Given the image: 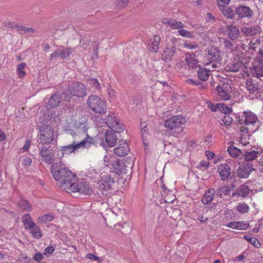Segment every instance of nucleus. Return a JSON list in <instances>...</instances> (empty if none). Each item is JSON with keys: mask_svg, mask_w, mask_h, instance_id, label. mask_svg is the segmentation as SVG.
<instances>
[{"mask_svg": "<svg viewBox=\"0 0 263 263\" xmlns=\"http://www.w3.org/2000/svg\"><path fill=\"white\" fill-rule=\"evenodd\" d=\"M257 121V117L256 115L253 112L249 111H243L238 117V122L240 124H244L245 127H249L250 130H254L252 127L254 126V124Z\"/></svg>", "mask_w": 263, "mask_h": 263, "instance_id": "obj_8", "label": "nucleus"}, {"mask_svg": "<svg viewBox=\"0 0 263 263\" xmlns=\"http://www.w3.org/2000/svg\"><path fill=\"white\" fill-rule=\"evenodd\" d=\"M40 155L43 162L49 164H52L55 160V155L51 146H43L40 149Z\"/></svg>", "mask_w": 263, "mask_h": 263, "instance_id": "obj_11", "label": "nucleus"}, {"mask_svg": "<svg viewBox=\"0 0 263 263\" xmlns=\"http://www.w3.org/2000/svg\"><path fill=\"white\" fill-rule=\"evenodd\" d=\"M208 107V108H210L212 111L215 112L218 109V103L217 104H214L213 103H212L211 101H208L207 102Z\"/></svg>", "mask_w": 263, "mask_h": 263, "instance_id": "obj_53", "label": "nucleus"}, {"mask_svg": "<svg viewBox=\"0 0 263 263\" xmlns=\"http://www.w3.org/2000/svg\"><path fill=\"white\" fill-rule=\"evenodd\" d=\"M42 254L40 253H37L34 254L33 259L37 261H39L42 259Z\"/></svg>", "mask_w": 263, "mask_h": 263, "instance_id": "obj_60", "label": "nucleus"}, {"mask_svg": "<svg viewBox=\"0 0 263 263\" xmlns=\"http://www.w3.org/2000/svg\"><path fill=\"white\" fill-rule=\"evenodd\" d=\"M218 172L221 180H226L230 175V167L227 164H221L218 167Z\"/></svg>", "mask_w": 263, "mask_h": 263, "instance_id": "obj_20", "label": "nucleus"}, {"mask_svg": "<svg viewBox=\"0 0 263 263\" xmlns=\"http://www.w3.org/2000/svg\"><path fill=\"white\" fill-rule=\"evenodd\" d=\"M34 30L32 28L27 27L26 26L23 27L22 31L21 33H34Z\"/></svg>", "mask_w": 263, "mask_h": 263, "instance_id": "obj_55", "label": "nucleus"}, {"mask_svg": "<svg viewBox=\"0 0 263 263\" xmlns=\"http://www.w3.org/2000/svg\"><path fill=\"white\" fill-rule=\"evenodd\" d=\"M104 161L106 166H112L115 162V158L111 155L108 154L104 157Z\"/></svg>", "mask_w": 263, "mask_h": 263, "instance_id": "obj_43", "label": "nucleus"}, {"mask_svg": "<svg viewBox=\"0 0 263 263\" xmlns=\"http://www.w3.org/2000/svg\"><path fill=\"white\" fill-rule=\"evenodd\" d=\"M236 13L239 17H251L252 15V11L249 7L240 6L235 10Z\"/></svg>", "mask_w": 263, "mask_h": 263, "instance_id": "obj_22", "label": "nucleus"}, {"mask_svg": "<svg viewBox=\"0 0 263 263\" xmlns=\"http://www.w3.org/2000/svg\"><path fill=\"white\" fill-rule=\"evenodd\" d=\"M243 63L241 61H238L237 62L234 63L231 67V72H236L239 70L240 68L243 66Z\"/></svg>", "mask_w": 263, "mask_h": 263, "instance_id": "obj_49", "label": "nucleus"}, {"mask_svg": "<svg viewBox=\"0 0 263 263\" xmlns=\"http://www.w3.org/2000/svg\"><path fill=\"white\" fill-rule=\"evenodd\" d=\"M239 34V30L235 27L231 25V40L236 39Z\"/></svg>", "mask_w": 263, "mask_h": 263, "instance_id": "obj_48", "label": "nucleus"}, {"mask_svg": "<svg viewBox=\"0 0 263 263\" xmlns=\"http://www.w3.org/2000/svg\"><path fill=\"white\" fill-rule=\"evenodd\" d=\"M76 181H71L68 186H66L64 191L67 193H79L84 195H89L92 190L88 183L84 180H79L77 178Z\"/></svg>", "mask_w": 263, "mask_h": 263, "instance_id": "obj_3", "label": "nucleus"}, {"mask_svg": "<svg viewBox=\"0 0 263 263\" xmlns=\"http://www.w3.org/2000/svg\"><path fill=\"white\" fill-rule=\"evenodd\" d=\"M183 47L188 49H196L198 47V44L196 42H192L189 41H184Z\"/></svg>", "mask_w": 263, "mask_h": 263, "instance_id": "obj_44", "label": "nucleus"}, {"mask_svg": "<svg viewBox=\"0 0 263 263\" xmlns=\"http://www.w3.org/2000/svg\"><path fill=\"white\" fill-rule=\"evenodd\" d=\"M32 163V160L29 157H26L23 160L22 164L24 166H30Z\"/></svg>", "mask_w": 263, "mask_h": 263, "instance_id": "obj_54", "label": "nucleus"}, {"mask_svg": "<svg viewBox=\"0 0 263 263\" xmlns=\"http://www.w3.org/2000/svg\"><path fill=\"white\" fill-rule=\"evenodd\" d=\"M26 67V64L25 63H22L17 65V72L20 78H22L25 75L26 73L24 69Z\"/></svg>", "mask_w": 263, "mask_h": 263, "instance_id": "obj_45", "label": "nucleus"}, {"mask_svg": "<svg viewBox=\"0 0 263 263\" xmlns=\"http://www.w3.org/2000/svg\"><path fill=\"white\" fill-rule=\"evenodd\" d=\"M72 48H65L63 46H61L57 49L54 50L50 55V60L60 58L64 60L67 59L73 51Z\"/></svg>", "mask_w": 263, "mask_h": 263, "instance_id": "obj_10", "label": "nucleus"}, {"mask_svg": "<svg viewBox=\"0 0 263 263\" xmlns=\"http://www.w3.org/2000/svg\"><path fill=\"white\" fill-rule=\"evenodd\" d=\"M235 209L241 214H246L249 212L250 207L245 202H242L238 203L235 206Z\"/></svg>", "mask_w": 263, "mask_h": 263, "instance_id": "obj_34", "label": "nucleus"}, {"mask_svg": "<svg viewBox=\"0 0 263 263\" xmlns=\"http://www.w3.org/2000/svg\"><path fill=\"white\" fill-rule=\"evenodd\" d=\"M261 64L259 63L258 65H254L252 69L257 78L263 77V66Z\"/></svg>", "mask_w": 263, "mask_h": 263, "instance_id": "obj_40", "label": "nucleus"}, {"mask_svg": "<svg viewBox=\"0 0 263 263\" xmlns=\"http://www.w3.org/2000/svg\"><path fill=\"white\" fill-rule=\"evenodd\" d=\"M221 58L219 51L216 48H211L209 50L208 54L204 58L203 63L205 65H209L212 62L219 63Z\"/></svg>", "mask_w": 263, "mask_h": 263, "instance_id": "obj_12", "label": "nucleus"}, {"mask_svg": "<svg viewBox=\"0 0 263 263\" xmlns=\"http://www.w3.org/2000/svg\"><path fill=\"white\" fill-rule=\"evenodd\" d=\"M258 152L253 151L249 152H246L245 156V159L247 161H252L256 158Z\"/></svg>", "mask_w": 263, "mask_h": 263, "instance_id": "obj_46", "label": "nucleus"}, {"mask_svg": "<svg viewBox=\"0 0 263 263\" xmlns=\"http://www.w3.org/2000/svg\"><path fill=\"white\" fill-rule=\"evenodd\" d=\"M50 171L53 178L58 181L60 187L65 190L66 186L73 181H76L77 176L76 173H73L68 167L65 166L62 162L53 163L50 168Z\"/></svg>", "mask_w": 263, "mask_h": 263, "instance_id": "obj_1", "label": "nucleus"}, {"mask_svg": "<svg viewBox=\"0 0 263 263\" xmlns=\"http://www.w3.org/2000/svg\"><path fill=\"white\" fill-rule=\"evenodd\" d=\"M86 132V138L80 142L76 143L73 141L71 144L60 146L59 152L61 154H58V158L62 159L65 155H69L75 153L81 148H88L94 144V140L87 133V129Z\"/></svg>", "mask_w": 263, "mask_h": 263, "instance_id": "obj_2", "label": "nucleus"}, {"mask_svg": "<svg viewBox=\"0 0 263 263\" xmlns=\"http://www.w3.org/2000/svg\"><path fill=\"white\" fill-rule=\"evenodd\" d=\"M209 70L204 68H200L197 74L198 78L202 81H206L209 76Z\"/></svg>", "mask_w": 263, "mask_h": 263, "instance_id": "obj_37", "label": "nucleus"}, {"mask_svg": "<svg viewBox=\"0 0 263 263\" xmlns=\"http://www.w3.org/2000/svg\"><path fill=\"white\" fill-rule=\"evenodd\" d=\"M215 195V190L213 188L209 189L204 194L202 198V202L204 204L210 203Z\"/></svg>", "mask_w": 263, "mask_h": 263, "instance_id": "obj_29", "label": "nucleus"}, {"mask_svg": "<svg viewBox=\"0 0 263 263\" xmlns=\"http://www.w3.org/2000/svg\"><path fill=\"white\" fill-rule=\"evenodd\" d=\"M247 87L250 93H260L262 86L259 83H246Z\"/></svg>", "mask_w": 263, "mask_h": 263, "instance_id": "obj_33", "label": "nucleus"}, {"mask_svg": "<svg viewBox=\"0 0 263 263\" xmlns=\"http://www.w3.org/2000/svg\"><path fill=\"white\" fill-rule=\"evenodd\" d=\"M38 137L41 143L44 144H49L53 140V129L49 125L43 126L40 129Z\"/></svg>", "mask_w": 263, "mask_h": 263, "instance_id": "obj_9", "label": "nucleus"}, {"mask_svg": "<svg viewBox=\"0 0 263 263\" xmlns=\"http://www.w3.org/2000/svg\"><path fill=\"white\" fill-rule=\"evenodd\" d=\"M72 86L69 88L70 93L78 97H82L86 94V90L83 83H72Z\"/></svg>", "mask_w": 263, "mask_h": 263, "instance_id": "obj_15", "label": "nucleus"}, {"mask_svg": "<svg viewBox=\"0 0 263 263\" xmlns=\"http://www.w3.org/2000/svg\"><path fill=\"white\" fill-rule=\"evenodd\" d=\"M115 182L114 179L108 175L102 176L98 181V189L104 195L112 193L114 191Z\"/></svg>", "mask_w": 263, "mask_h": 263, "instance_id": "obj_6", "label": "nucleus"}, {"mask_svg": "<svg viewBox=\"0 0 263 263\" xmlns=\"http://www.w3.org/2000/svg\"><path fill=\"white\" fill-rule=\"evenodd\" d=\"M245 239L251 243L254 247L259 248L261 247V243L255 237H251L249 235H245L243 236Z\"/></svg>", "mask_w": 263, "mask_h": 263, "instance_id": "obj_38", "label": "nucleus"}, {"mask_svg": "<svg viewBox=\"0 0 263 263\" xmlns=\"http://www.w3.org/2000/svg\"><path fill=\"white\" fill-rule=\"evenodd\" d=\"M162 23L167 26H170L173 29L183 28L184 25L181 22L176 21L173 18H164L162 19Z\"/></svg>", "mask_w": 263, "mask_h": 263, "instance_id": "obj_19", "label": "nucleus"}, {"mask_svg": "<svg viewBox=\"0 0 263 263\" xmlns=\"http://www.w3.org/2000/svg\"><path fill=\"white\" fill-rule=\"evenodd\" d=\"M105 140L108 146L113 147L117 141L115 132L112 130L107 132L105 136Z\"/></svg>", "mask_w": 263, "mask_h": 263, "instance_id": "obj_26", "label": "nucleus"}, {"mask_svg": "<svg viewBox=\"0 0 263 263\" xmlns=\"http://www.w3.org/2000/svg\"><path fill=\"white\" fill-rule=\"evenodd\" d=\"M6 139V135L2 130L0 129V141H3Z\"/></svg>", "mask_w": 263, "mask_h": 263, "instance_id": "obj_63", "label": "nucleus"}, {"mask_svg": "<svg viewBox=\"0 0 263 263\" xmlns=\"http://www.w3.org/2000/svg\"><path fill=\"white\" fill-rule=\"evenodd\" d=\"M249 191L250 190L248 186L246 185H242L237 188V189L236 190V192L235 193H233V194L231 195V196L234 198L236 196L238 197H245L248 195Z\"/></svg>", "mask_w": 263, "mask_h": 263, "instance_id": "obj_25", "label": "nucleus"}, {"mask_svg": "<svg viewBox=\"0 0 263 263\" xmlns=\"http://www.w3.org/2000/svg\"><path fill=\"white\" fill-rule=\"evenodd\" d=\"M16 24L11 22H8L5 24V26L7 28H10L11 29H15L16 27Z\"/></svg>", "mask_w": 263, "mask_h": 263, "instance_id": "obj_59", "label": "nucleus"}, {"mask_svg": "<svg viewBox=\"0 0 263 263\" xmlns=\"http://www.w3.org/2000/svg\"><path fill=\"white\" fill-rule=\"evenodd\" d=\"M186 122V118L182 115H175L166 119L163 123L164 127L168 131H182Z\"/></svg>", "mask_w": 263, "mask_h": 263, "instance_id": "obj_4", "label": "nucleus"}, {"mask_svg": "<svg viewBox=\"0 0 263 263\" xmlns=\"http://www.w3.org/2000/svg\"><path fill=\"white\" fill-rule=\"evenodd\" d=\"M22 222L25 229L29 230L35 226L36 223L33 221L29 214H26L22 217Z\"/></svg>", "mask_w": 263, "mask_h": 263, "instance_id": "obj_28", "label": "nucleus"}, {"mask_svg": "<svg viewBox=\"0 0 263 263\" xmlns=\"http://www.w3.org/2000/svg\"><path fill=\"white\" fill-rule=\"evenodd\" d=\"M67 121L68 122V126H69L70 124H73L75 125L76 122V116L73 115L70 116L69 119H67Z\"/></svg>", "mask_w": 263, "mask_h": 263, "instance_id": "obj_57", "label": "nucleus"}, {"mask_svg": "<svg viewBox=\"0 0 263 263\" xmlns=\"http://www.w3.org/2000/svg\"><path fill=\"white\" fill-rule=\"evenodd\" d=\"M242 31L246 35H254L261 31L259 26H255L251 27H243Z\"/></svg>", "mask_w": 263, "mask_h": 263, "instance_id": "obj_31", "label": "nucleus"}, {"mask_svg": "<svg viewBox=\"0 0 263 263\" xmlns=\"http://www.w3.org/2000/svg\"><path fill=\"white\" fill-rule=\"evenodd\" d=\"M62 101L61 96L57 93L52 95L49 98L47 105V108L52 109L58 107Z\"/></svg>", "mask_w": 263, "mask_h": 263, "instance_id": "obj_18", "label": "nucleus"}, {"mask_svg": "<svg viewBox=\"0 0 263 263\" xmlns=\"http://www.w3.org/2000/svg\"><path fill=\"white\" fill-rule=\"evenodd\" d=\"M175 53V50L173 48H166L164 50L162 54V59L165 62H167L172 60V57Z\"/></svg>", "mask_w": 263, "mask_h": 263, "instance_id": "obj_30", "label": "nucleus"}, {"mask_svg": "<svg viewBox=\"0 0 263 263\" xmlns=\"http://www.w3.org/2000/svg\"><path fill=\"white\" fill-rule=\"evenodd\" d=\"M230 0H218V6L223 14L227 18H230V9L229 7Z\"/></svg>", "mask_w": 263, "mask_h": 263, "instance_id": "obj_21", "label": "nucleus"}, {"mask_svg": "<svg viewBox=\"0 0 263 263\" xmlns=\"http://www.w3.org/2000/svg\"><path fill=\"white\" fill-rule=\"evenodd\" d=\"M161 38L159 35H154L148 41L149 49L152 52H156L159 49Z\"/></svg>", "mask_w": 263, "mask_h": 263, "instance_id": "obj_23", "label": "nucleus"}, {"mask_svg": "<svg viewBox=\"0 0 263 263\" xmlns=\"http://www.w3.org/2000/svg\"><path fill=\"white\" fill-rule=\"evenodd\" d=\"M218 109L224 114L219 123L221 126H229L230 125V107L223 103H218Z\"/></svg>", "mask_w": 263, "mask_h": 263, "instance_id": "obj_13", "label": "nucleus"}, {"mask_svg": "<svg viewBox=\"0 0 263 263\" xmlns=\"http://www.w3.org/2000/svg\"><path fill=\"white\" fill-rule=\"evenodd\" d=\"M53 219V216L52 214H46L39 217L37 218V222L40 224H43L47 222H50Z\"/></svg>", "mask_w": 263, "mask_h": 263, "instance_id": "obj_39", "label": "nucleus"}, {"mask_svg": "<svg viewBox=\"0 0 263 263\" xmlns=\"http://www.w3.org/2000/svg\"><path fill=\"white\" fill-rule=\"evenodd\" d=\"M210 163L205 160L201 161L199 163V166L200 167H203L205 168H208L209 166Z\"/></svg>", "mask_w": 263, "mask_h": 263, "instance_id": "obj_58", "label": "nucleus"}, {"mask_svg": "<svg viewBox=\"0 0 263 263\" xmlns=\"http://www.w3.org/2000/svg\"><path fill=\"white\" fill-rule=\"evenodd\" d=\"M54 251L53 247L48 246L44 250V254L46 255L48 254H52Z\"/></svg>", "mask_w": 263, "mask_h": 263, "instance_id": "obj_56", "label": "nucleus"}, {"mask_svg": "<svg viewBox=\"0 0 263 263\" xmlns=\"http://www.w3.org/2000/svg\"><path fill=\"white\" fill-rule=\"evenodd\" d=\"M255 130H250L249 127H245V126H242L240 127V131L241 133H245L242 134L240 138V143L242 146H249L248 147H251L250 144V139L251 134H252Z\"/></svg>", "mask_w": 263, "mask_h": 263, "instance_id": "obj_14", "label": "nucleus"}, {"mask_svg": "<svg viewBox=\"0 0 263 263\" xmlns=\"http://www.w3.org/2000/svg\"><path fill=\"white\" fill-rule=\"evenodd\" d=\"M242 154L241 151L239 149L235 147H232L231 145V156L234 157H236L237 156H240Z\"/></svg>", "mask_w": 263, "mask_h": 263, "instance_id": "obj_51", "label": "nucleus"}, {"mask_svg": "<svg viewBox=\"0 0 263 263\" xmlns=\"http://www.w3.org/2000/svg\"><path fill=\"white\" fill-rule=\"evenodd\" d=\"M206 155L208 157V159L209 160H211L214 158L215 154L214 153H213L211 151H206Z\"/></svg>", "mask_w": 263, "mask_h": 263, "instance_id": "obj_62", "label": "nucleus"}, {"mask_svg": "<svg viewBox=\"0 0 263 263\" xmlns=\"http://www.w3.org/2000/svg\"><path fill=\"white\" fill-rule=\"evenodd\" d=\"M32 236L36 239H40L42 237V233L41 229L36 224L30 229H29Z\"/></svg>", "mask_w": 263, "mask_h": 263, "instance_id": "obj_35", "label": "nucleus"}, {"mask_svg": "<svg viewBox=\"0 0 263 263\" xmlns=\"http://www.w3.org/2000/svg\"><path fill=\"white\" fill-rule=\"evenodd\" d=\"M87 105L89 108L96 113L102 114L106 111L105 101L96 95H91L88 97Z\"/></svg>", "mask_w": 263, "mask_h": 263, "instance_id": "obj_5", "label": "nucleus"}, {"mask_svg": "<svg viewBox=\"0 0 263 263\" xmlns=\"http://www.w3.org/2000/svg\"><path fill=\"white\" fill-rule=\"evenodd\" d=\"M256 60L259 63L263 64V43L259 48V50L256 58Z\"/></svg>", "mask_w": 263, "mask_h": 263, "instance_id": "obj_50", "label": "nucleus"}, {"mask_svg": "<svg viewBox=\"0 0 263 263\" xmlns=\"http://www.w3.org/2000/svg\"><path fill=\"white\" fill-rule=\"evenodd\" d=\"M249 227V223L243 221L231 222V229L246 230Z\"/></svg>", "mask_w": 263, "mask_h": 263, "instance_id": "obj_32", "label": "nucleus"}, {"mask_svg": "<svg viewBox=\"0 0 263 263\" xmlns=\"http://www.w3.org/2000/svg\"><path fill=\"white\" fill-rule=\"evenodd\" d=\"M253 170L251 166L249 165H240L238 170L237 173L239 176L241 178H247L248 177L251 172Z\"/></svg>", "mask_w": 263, "mask_h": 263, "instance_id": "obj_27", "label": "nucleus"}, {"mask_svg": "<svg viewBox=\"0 0 263 263\" xmlns=\"http://www.w3.org/2000/svg\"><path fill=\"white\" fill-rule=\"evenodd\" d=\"M229 83H227V85ZM216 90L218 93L219 96L224 100H228L230 99V96L229 94V91L227 89L226 83H223L222 86H217Z\"/></svg>", "mask_w": 263, "mask_h": 263, "instance_id": "obj_24", "label": "nucleus"}, {"mask_svg": "<svg viewBox=\"0 0 263 263\" xmlns=\"http://www.w3.org/2000/svg\"><path fill=\"white\" fill-rule=\"evenodd\" d=\"M230 189L228 185H224L220 187L217 191V195L222 197L223 196H226L230 194Z\"/></svg>", "mask_w": 263, "mask_h": 263, "instance_id": "obj_42", "label": "nucleus"}, {"mask_svg": "<svg viewBox=\"0 0 263 263\" xmlns=\"http://www.w3.org/2000/svg\"><path fill=\"white\" fill-rule=\"evenodd\" d=\"M86 258H88L91 260L96 261L98 263H102L103 259L101 258L98 257L91 253H88L85 256Z\"/></svg>", "mask_w": 263, "mask_h": 263, "instance_id": "obj_47", "label": "nucleus"}, {"mask_svg": "<svg viewBox=\"0 0 263 263\" xmlns=\"http://www.w3.org/2000/svg\"><path fill=\"white\" fill-rule=\"evenodd\" d=\"M199 53V51H196L195 52L185 53V61L189 67L195 68L197 67L198 61L195 57Z\"/></svg>", "mask_w": 263, "mask_h": 263, "instance_id": "obj_17", "label": "nucleus"}, {"mask_svg": "<svg viewBox=\"0 0 263 263\" xmlns=\"http://www.w3.org/2000/svg\"><path fill=\"white\" fill-rule=\"evenodd\" d=\"M128 2L129 0H118L116 4L119 8H123L127 5Z\"/></svg>", "mask_w": 263, "mask_h": 263, "instance_id": "obj_52", "label": "nucleus"}, {"mask_svg": "<svg viewBox=\"0 0 263 263\" xmlns=\"http://www.w3.org/2000/svg\"><path fill=\"white\" fill-rule=\"evenodd\" d=\"M178 32L180 35L183 37H186L188 39H193L194 37L193 32L189 31L183 28L179 29Z\"/></svg>", "mask_w": 263, "mask_h": 263, "instance_id": "obj_41", "label": "nucleus"}, {"mask_svg": "<svg viewBox=\"0 0 263 263\" xmlns=\"http://www.w3.org/2000/svg\"><path fill=\"white\" fill-rule=\"evenodd\" d=\"M31 141L30 140H26L25 143V144L23 147V149L24 151H27L29 149L30 146Z\"/></svg>", "mask_w": 263, "mask_h": 263, "instance_id": "obj_61", "label": "nucleus"}, {"mask_svg": "<svg viewBox=\"0 0 263 263\" xmlns=\"http://www.w3.org/2000/svg\"><path fill=\"white\" fill-rule=\"evenodd\" d=\"M17 206L19 208L24 211H30L31 210V205L28 201L25 199H21L17 202Z\"/></svg>", "mask_w": 263, "mask_h": 263, "instance_id": "obj_36", "label": "nucleus"}, {"mask_svg": "<svg viewBox=\"0 0 263 263\" xmlns=\"http://www.w3.org/2000/svg\"><path fill=\"white\" fill-rule=\"evenodd\" d=\"M212 141V137L211 135H208L206 136L204 139L205 143H207L208 144L211 143Z\"/></svg>", "mask_w": 263, "mask_h": 263, "instance_id": "obj_64", "label": "nucleus"}, {"mask_svg": "<svg viewBox=\"0 0 263 263\" xmlns=\"http://www.w3.org/2000/svg\"><path fill=\"white\" fill-rule=\"evenodd\" d=\"M128 145L126 140H120L118 142V145L114 149L115 154L119 157L124 156L129 152Z\"/></svg>", "mask_w": 263, "mask_h": 263, "instance_id": "obj_16", "label": "nucleus"}, {"mask_svg": "<svg viewBox=\"0 0 263 263\" xmlns=\"http://www.w3.org/2000/svg\"><path fill=\"white\" fill-rule=\"evenodd\" d=\"M106 124L112 130L116 133H121L124 130V125L120 122L117 115L110 112L106 117Z\"/></svg>", "mask_w": 263, "mask_h": 263, "instance_id": "obj_7", "label": "nucleus"}]
</instances>
